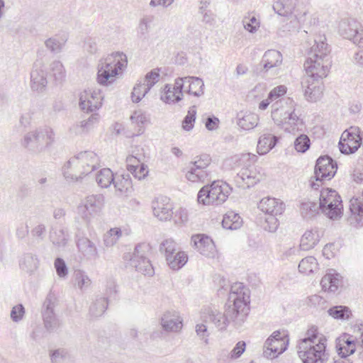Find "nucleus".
Listing matches in <instances>:
<instances>
[{"label":"nucleus","instance_id":"5","mask_svg":"<svg viewBox=\"0 0 363 363\" xmlns=\"http://www.w3.org/2000/svg\"><path fill=\"white\" fill-rule=\"evenodd\" d=\"M225 308L224 313L216 309H206L202 314L203 321L213 323L219 330L225 329L230 323H233L235 327L241 326L246 319L245 313H242V311L239 312L227 304Z\"/></svg>","mask_w":363,"mask_h":363},{"label":"nucleus","instance_id":"16","mask_svg":"<svg viewBox=\"0 0 363 363\" xmlns=\"http://www.w3.org/2000/svg\"><path fill=\"white\" fill-rule=\"evenodd\" d=\"M103 98L100 90H84L79 94V108L87 113L94 112L101 108Z\"/></svg>","mask_w":363,"mask_h":363},{"label":"nucleus","instance_id":"15","mask_svg":"<svg viewBox=\"0 0 363 363\" xmlns=\"http://www.w3.org/2000/svg\"><path fill=\"white\" fill-rule=\"evenodd\" d=\"M358 26L354 19H344L339 23L338 32L343 38L352 40L358 48H363V30L359 31Z\"/></svg>","mask_w":363,"mask_h":363},{"label":"nucleus","instance_id":"50","mask_svg":"<svg viewBox=\"0 0 363 363\" xmlns=\"http://www.w3.org/2000/svg\"><path fill=\"white\" fill-rule=\"evenodd\" d=\"M74 277L75 284L80 289H83L90 286L91 281L86 273L80 269L74 271Z\"/></svg>","mask_w":363,"mask_h":363},{"label":"nucleus","instance_id":"40","mask_svg":"<svg viewBox=\"0 0 363 363\" xmlns=\"http://www.w3.org/2000/svg\"><path fill=\"white\" fill-rule=\"evenodd\" d=\"M320 209L317 203L310 201H303L301 203L300 212L304 219H311L313 218Z\"/></svg>","mask_w":363,"mask_h":363},{"label":"nucleus","instance_id":"58","mask_svg":"<svg viewBox=\"0 0 363 363\" xmlns=\"http://www.w3.org/2000/svg\"><path fill=\"white\" fill-rule=\"evenodd\" d=\"M50 357L52 363H69V356L64 350L53 351Z\"/></svg>","mask_w":363,"mask_h":363},{"label":"nucleus","instance_id":"10","mask_svg":"<svg viewBox=\"0 0 363 363\" xmlns=\"http://www.w3.org/2000/svg\"><path fill=\"white\" fill-rule=\"evenodd\" d=\"M319 200V208L325 216L332 220L340 218L343 205L341 197L336 191L332 189H322Z\"/></svg>","mask_w":363,"mask_h":363},{"label":"nucleus","instance_id":"12","mask_svg":"<svg viewBox=\"0 0 363 363\" xmlns=\"http://www.w3.org/2000/svg\"><path fill=\"white\" fill-rule=\"evenodd\" d=\"M57 304L56 296L50 292L44 301L42 315L45 328L49 332H53L60 326V320L55 313V308Z\"/></svg>","mask_w":363,"mask_h":363},{"label":"nucleus","instance_id":"60","mask_svg":"<svg viewBox=\"0 0 363 363\" xmlns=\"http://www.w3.org/2000/svg\"><path fill=\"white\" fill-rule=\"evenodd\" d=\"M99 116L98 113L91 114L87 120L81 122L80 128L84 132H88L92 129L95 124L99 122Z\"/></svg>","mask_w":363,"mask_h":363},{"label":"nucleus","instance_id":"53","mask_svg":"<svg viewBox=\"0 0 363 363\" xmlns=\"http://www.w3.org/2000/svg\"><path fill=\"white\" fill-rule=\"evenodd\" d=\"M310 145V139L305 134L300 135L294 141V147L299 152H305L308 150Z\"/></svg>","mask_w":363,"mask_h":363},{"label":"nucleus","instance_id":"55","mask_svg":"<svg viewBox=\"0 0 363 363\" xmlns=\"http://www.w3.org/2000/svg\"><path fill=\"white\" fill-rule=\"evenodd\" d=\"M160 74L158 70L152 69L145 75L143 79L140 81L147 86V90H150L151 88L159 81Z\"/></svg>","mask_w":363,"mask_h":363},{"label":"nucleus","instance_id":"56","mask_svg":"<svg viewBox=\"0 0 363 363\" xmlns=\"http://www.w3.org/2000/svg\"><path fill=\"white\" fill-rule=\"evenodd\" d=\"M51 70L57 82H61L65 77V71L60 61H55L51 64Z\"/></svg>","mask_w":363,"mask_h":363},{"label":"nucleus","instance_id":"17","mask_svg":"<svg viewBox=\"0 0 363 363\" xmlns=\"http://www.w3.org/2000/svg\"><path fill=\"white\" fill-rule=\"evenodd\" d=\"M191 242L195 249L203 256L208 258H214L216 256V245L208 236L203 234L194 235L191 237Z\"/></svg>","mask_w":363,"mask_h":363},{"label":"nucleus","instance_id":"8","mask_svg":"<svg viewBox=\"0 0 363 363\" xmlns=\"http://www.w3.org/2000/svg\"><path fill=\"white\" fill-rule=\"evenodd\" d=\"M286 104H289V107H275L277 104H274L272 118L277 125L281 126L285 131L291 133L298 129V125H302V121L295 113L293 100L287 99Z\"/></svg>","mask_w":363,"mask_h":363},{"label":"nucleus","instance_id":"1","mask_svg":"<svg viewBox=\"0 0 363 363\" xmlns=\"http://www.w3.org/2000/svg\"><path fill=\"white\" fill-rule=\"evenodd\" d=\"M332 61L323 56V58L307 57L304 67L307 76L301 81V87L304 96L308 101H316L323 93V85L320 80L328 75Z\"/></svg>","mask_w":363,"mask_h":363},{"label":"nucleus","instance_id":"32","mask_svg":"<svg viewBox=\"0 0 363 363\" xmlns=\"http://www.w3.org/2000/svg\"><path fill=\"white\" fill-rule=\"evenodd\" d=\"M259 117L252 113H240L238 114V125L243 130L253 129L258 124Z\"/></svg>","mask_w":363,"mask_h":363},{"label":"nucleus","instance_id":"30","mask_svg":"<svg viewBox=\"0 0 363 363\" xmlns=\"http://www.w3.org/2000/svg\"><path fill=\"white\" fill-rule=\"evenodd\" d=\"M320 237L317 229L306 230L301 237L300 250L306 251L313 248L319 242Z\"/></svg>","mask_w":363,"mask_h":363},{"label":"nucleus","instance_id":"52","mask_svg":"<svg viewBox=\"0 0 363 363\" xmlns=\"http://www.w3.org/2000/svg\"><path fill=\"white\" fill-rule=\"evenodd\" d=\"M66 39L59 40L57 38H50L45 42V46L55 53L61 52L66 42Z\"/></svg>","mask_w":363,"mask_h":363},{"label":"nucleus","instance_id":"47","mask_svg":"<svg viewBox=\"0 0 363 363\" xmlns=\"http://www.w3.org/2000/svg\"><path fill=\"white\" fill-rule=\"evenodd\" d=\"M121 235L122 231L120 228H111L104 234V243L106 247H111L117 242Z\"/></svg>","mask_w":363,"mask_h":363},{"label":"nucleus","instance_id":"57","mask_svg":"<svg viewBox=\"0 0 363 363\" xmlns=\"http://www.w3.org/2000/svg\"><path fill=\"white\" fill-rule=\"evenodd\" d=\"M194 164L196 167L201 168L202 170H211L209 167L211 163V158L208 155H201L196 157L194 161L190 162Z\"/></svg>","mask_w":363,"mask_h":363},{"label":"nucleus","instance_id":"54","mask_svg":"<svg viewBox=\"0 0 363 363\" xmlns=\"http://www.w3.org/2000/svg\"><path fill=\"white\" fill-rule=\"evenodd\" d=\"M196 107H191L188 111L187 115L184 117L182 121V128L184 130L189 131L194 128V122L196 120Z\"/></svg>","mask_w":363,"mask_h":363},{"label":"nucleus","instance_id":"27","mask_svg":"<svg viewBox=\"0 0 363 363\" xmlns=\"http://www.w3.org/2000/svg\"><path fill=\"white\" fill-rule=\"evenodd\" d=\"M325 37L319 36L318 39H315L314 45L311 48L308 57L311 58H323L326 57L328 59H330V48L328 43H325Z\"/></svg>","mask_w":363,"mask_h":363},{"label":"nucleus","instance_id":"63","mask_svg":"<svg viewBox=\"0 0 363 363\" xmlns=\"http://www.w3.org/2000/svg\"><path fill=\"white\" fill-rule=\"evenodd\" d=\"M31 235L38 241H43L46 233V227L44 224H38L32 228Z\"/></svg>","mask_w":363,"mask_h":363},{"label":"nucleus","instance_id":"33","mask_svg":"<svg viewBox=\"0 0 363 363\" xmlns=\"http://www.w3.org/2000/svg\"><path fill=\"white\" fill-rule=\"evenodd\" d=\"M38 259L36 256L30 254H24L19 260L20 268L28 273L32 274L38 268Z\"/></svg>","mask_w":363,"mask_h":363},{"label":"nucleus","instance_id":"22","mask_svg":"<svg viewBox=\"0 0 363 363\" xmlns=\"http://www.w3.org/2000/svg\"><path fill=\"white\" fill-rule=\"evenodd\" d=\"M48 85L47 72L37 63L34 64L30 72V87L33 91L43 93Z\"/></svg>","mask_w":363,"mask_h":363},{"label":"nucleus","instance_id":"45","mask_svg":"<svg viewBox=\"0 0 363 363\" xmlns=\"http://www.w3.org/2000/svg\"><path fill=\"white\" fill-rule=\"evenodd\" d=\"M131 264L138 272L144 275L152 276L154 274V269L149 258L140 259V262H131Z\"/></svg>","mask_w":363,"mask_h":363},{"label":"nucleus","instance_id":"28","mask_svg":"<svg viewBox=\"0 0 363 363\" xmlns=\"http://www.w3.org/2000/svg\"><path fill=\"white\" fill-rule=\"evenodd\" d=\"M282 55L276 50H269L266 51L262 58L260 65L263 70L269 71L272 68H277L282 64Z\"/></svg>","mask_w":363,"mask_h":363},{"label":"nucleus","instance_id":"21","mask_svg":"<svg viewBox=\"0 0 363 363\" xmlns=\"http://www.w3.org/2000/svg\"><path fill=\"white\" fill-rule=\"evenodd\" d=\"M288 344L289 338H268L264 345L263 355L268 359H274L286 350Z\"/></svg>","mask_w":363,"mask_h":363},{"label":"nucleus","instance_id":"6","mask_svg":"<svg viewBox=\"0 0 363 363\" xmlns=\"http://www.w3.org/2000/svg\"><path fill=\"white\" fill-rule=\"evenodd\" d=\"M54 142L53 130L45 126L27 133L21 141V145L30 152L39 154L45 151Z\"/></svg>","mask_w":363,"mask_h":363},{"label":"nucleus","instance_id":"61","mask_svg":"<svg viewBox=\"0 0 363 363\" xmlns=\"http://www.w3.org/2000/svg\"><path fill=\"white\" fill-rule=\"evenodd\" d=\"M55 268L57 274L61 278L65 277L68 274L67 264L62 258L58 257L55 260Z\"/></svg>","mask_w":363,"mask_h":363},{"label":"nucleus","instance_id":"14","mask_svg":"<svg viewBox=\"0 0 363 363\" xmlns=\"http://www.w3.org/2000/svg\"><path fill=\"white\" fill-rule=\"evenodd\" d=\"M337 169V163L328 155L320 156L315 166V177L317 182L330 180L335 174Z\"/></svg>","mask_w":363,"mask_h":363},{"label":"nucleus","instance_id":"46","mask_svg":"<svg viewBox=\"0 0 363 363\" xmlns=\"http://www.w3.org/2000/svg\"><path fill=\"white\" fill-rule=\"evenodd\" d=\"M183 94H179L174 89H172V86L166 84L164 87V94L162 95L161 99L166 103L178 102L182 99Z\"/></svg>","mask_w":363,"mask_h":363},{"label":"nucleus","instance_id":"7","mask_svg":"<svg viewBox=\"0 0 363 363\" xmlns=\"http://www.w3.org/2000/svg\"><path fill=\"white\" fill-rule=\"evenodd\" d=\"M231 191L232 188L226 182L213 181L199 190L197 200L203 205L218 206L226 201Z\"/></svg>","mask_w":363,"mask_h":363},{"label":"nucleus","instance_id":"62","mask_svg":"<svg viewBox=\"0 0 363 363\" xmlns=\"http://www.w3.org/2000/svg\"><path fill=\"white\" fill-rule=\"evenodd\" d=\"M277 215H269L265 218V225L264 226L266 230L269 232H275L279 225V220L276 218Z\"/></svg>","mask_w":363,"mask_h":363},{"label":"nucleus","instance_id":"41","mask_svg":"<svg viewBox=\"0 0 363 363\" xmlns=\"http://www.w3.org/2000/svg\"><path fill=\"white\" fill-rule=\"evenodd\" d=\"M151 252V246L149 243L141 242L135 247V251L131 258V262H140V259L148 258Z\"/></svg>","mask_w":363,"mask_h":363},{"label":"nucleus","instance_id":"38","mask_svg":"<svg viewBox=\"0 0 363 363\" xmlns=\"http://www.w3.org/2000/svg\"><path fill=\"white\" fill-rule=\"evenodd\" d=\"M50 238L53 245L64 247L68 240V234L67 230L63 228H52Z\"/></svg>","mask_w":363,"mask_h":363},{"label":"nucleus","instance_id":"19","mask_svg":"<svg viewBox=\"0 0 363 363\" xmlns=\"http://www.w3.org/2000/svg\"><path fill=\"white\" fill-rule=\"evenodd\" d=\"M152 208L154 216L160 220L166 221L172 216V206L167 197L160 196L153 200Z\"/></svg>","mask_w":363,"mask_h":363},{"label":"nucleus","instance_id":"59","mask_svg":"<svg viewBox=\"0 0 363 363\" xmlns=\"http://www.w3.org/2000/svg\"><path fill=\"white\" fill-rule=\"evenodd\" d=\"M247 16L245 17L242 23L245 30L251 33H255L260 26V22L254 16L248 17V21H246Z\"/></svg>","mask_w":363,"mask_h":363},{"label":"nucleus","instance_id":"24","mask_svg":"<svg viewBox=\"0 0 363 363\" xmlns=\"http://www.w3.org/2000/svg\"><path fill=\"white\" fill-rule=\"evenodd\" d=\"M186 179L191 182L203 183L211 178V170H202L194 164L189 163L182 170Z\"/></svg>","mask_w":363,"mask_h":363},{"label":"nucleus","instance_id":"48","mask_svg":"<svg viewBox=\"0 0 363 363\" xmlns=\"http://www.w3.org/2000/svg\"><path fill=\"white\" fill-rule=\"evenodd\" d=\"M146 86L143 83L142 81H138V83L133 87L131 99L133 103L140 102L142 99L148 93L150 90L146 89Z\"/></svg>","mask_w":363,"mask_h":363},{"label":"nucleus","instance_id":"49","mask_svg":"<svg viewBox=\"0 0 363 363\" xmlns=\"http://www.w3.org/2000/svg\"><path fill=\"white\" fill-rule=\"evenodd\" d=\"M152 22V17L151 16L144 17L140 21L138 35L140 39H146L147 38Z\"/></svg>","mask_w":363,"mask_h":363},{"label":"nucleus","instance_id":"29","mask_svg":"<svg viewBox=\"0 0 363 363\" xmlns=\"http://www.w3.org/2000/svg\"><path fill=\"white\" fill-rule=\"evenodd\" d=\"M79 250L89 259H96L99 257L96 245L89 238L82 237L77 242Z\"/></svg>","mask_w":363,"mask_h":363},{"label":"nucleus","instance_id":"34","mask_svg":"<svg viewBox=\"0 0 363 363\" xmlns=\"http://www.w3.org/2000/svg\"><path fill=\"white\" fill-rule=\"evenodd\" d=\"M242 223V220L238 213L228 211L223 216L222 226L228 230H237L240 228Z\"/></svg>","mask_w":363,"mask_h":363},{"label":"nucleus","instance_id":"2","mask_svg":"<svg viewBox=\"0 0 363 363\" xmlns=\"http://www.w3.org/2000/svg\"><path fill=\"white\" fill-rule=\"evenodd\" d=\"M325 336L318 335V329L310 328L306 337L301 339L298 345V354L303 363H324L329 357L326 351Z\"/></svg>","mask_w":363,"mask_h":363},{"label":"nucleus","instance_id":"3","mask_svg":"<svg viewBox=\"0 0 363 363\" xmlns=\"http://www.w3.org/2000/svg\"><path fill=\"white\" fill-rule=\"evenodd\" d=\"M99 157L91 151L81 152L72 157L63 167V174L66 179L78 181L96 169Z\"/></svg>","mask_w":363,"mask_h":363},{"label":"nucleus","instance_id":"39","mask_svg":"<svg viewBox=\"0 0 363 363\" xmlns=\"http://www.w3.org/2000/svg\"><path fill=\"white\" fill-rule=\"evenodd\" d=\"M115 177L109 168L101 169L96 174V181L101 188H108L114 181Z\"/></svg>","mask_w":363,"mask_h":363},{"label":"nucleus","instance_id":"44","mask_svg":"<svg viewBox=\"0 0 363 363\" xmlns=\"http://www.w3.org/2000/svg\"><path fill=\"white\" fill-rule=\"evenodd\" d=\"M328 314L335 319L347 320L351 315L348 307L344 306H336L331 307L328 311Z\"/></svg>","mask_w":363,"mask_h":363},{"label":"nucleus","instance_id":"25","mask_svg":"<svg viewBox=\"0 0 363 363\" xmlns=\"http://www.w3.org/2000/svg\"><path fill=\"white\" fill-rule=\"evenodd\" d=\"M162 328L167 332H178L182 328V320L176 311H167L161 318Z\"/></svg>","mask_w":363,"mask_h":363},{"label":"nucleus","instance_id":"36","mask_svg":"<svg viewBox=\"0 0 363 363\" xmlns=\"http://www.w3.org/2000/svg\"><path fill=\"white\" fill-rule=\"evenodd\" d=\"M338 277L337 274L327 273L320 281L323 290L330 292L336 291L340 282Z\"/></svg>","mask_w":363,"mask_h":363},{"label":"nucleus","instance_id":"13","mask_svg":"<svg viewBox=\"0 0 363 363\" xmlns=\"http://www.w3.org/2000/svg\"><path fill=\"white\" fill-rule=\"evenodd\" d=\"M104 204L102 194L88 196L82 204L78 206V213L86 221L99 213Z\"/></svg>","mask_w":363,"mask_h":363},{"label":"nucleus","instance_id":"9","mask_svg":"<svg viewBox=\"0 0 363 363\" xmlns=\"http://www.w3.org/2000/svg\"><path fill=\"white\" fill-rule=\"evenodd\" d=\"M274 11L279 16L286 17L289 23H286V30H297L306 11H299L298 0H277L273 4Z\"/></svg>","mask_w":363,"mask_h":363},{"label":"nucleus","instance_id":"20","mask_svg":"<svg viewBox=\"0 0 363 363\" xmlns=\"http://www.w3.org/2000/svg\"><path fill=\"white\" fill-rule=\"evenodd\" d=\"M262 179V175L255 167L242 169L235 177V182L239 186L250 188L254 186Z\"/></svg>","mask_w":363,"mask_h":363},{"label":"nucleus","instance_id":"31","mask_svg":"<svg viewBox=\"0 0 363 363\" xmlns=\"http://www.w3.org/2000/svg\"><path fill=\"white\" fill-rule=\"evenodd\" d=\"M278 142V138L272 134H264L259 138L257 143V152L265 155L269 152Z\"/></svg>","mask_w":363,"mask_h":363},{"label":"nucleus","instance_id":"42","mask_svg":"<svg viewBox=\"0 0 363 363\" xmlns=\"http://www.w3.org/2000/svg\"><path fill=\"white\" fill-rule=\"evenodd\" d=\"M191 80L187 82L189 94H193L195 96H200L203 94L204 83L203 80L196 77H190Z\"/></svg>","mask_w":363,"mask_h":363},{"label":"nucleus","instance_id":"51","mask_svg":"<svg viewBox=\"0 0 363 363\" xmlns=\"http://www.w3.org/2000/svg\"><path fill=\"white\" fill-rule=\"evenodd\" d=\"M160 250L162 253H164L166 259L169 258V255L172 256L179 251L177 247V244L172 239L164 240L160 245Z\"/></svg>","mask_w":363,"mask_h":363},{"label":"nucleus","instance_id":"11","mask_svg":"<svg viewBox=\"0 0 363 363\" xmlns=\"http://www.w3.org/2000/svg\"><path fill=\"white\" fill-rule=\"evenodd\" d=\"M250 303V296L248 290L245 288L242 283H235L231 286L228 301L225 304L233 307L236 311L245 313L247 315L248 307Z\"/></svg>","mask_w":363,"mask_h":363},{"label":"nucleus","instance_id":"4","mask_svg":"<svg viewBox=\"0 0 363 363\" xmlns=\"http://www.w3.org/2000/svg\"><path fill=\"white\" fill-rule=\"evenodd\" d=\"M127 63V57L123 52H117L107 56L98 65V82L101 85L112 84L116 77L126 67Z\"/></svg>","mask_w":363,"mask_h":363},{"label":"nucleus","instance_id":"43","mask_svg":"<svg viewBox=\"0 0 363 363\" xmlns=\"http://www.w3.org/2000/svg\"><path fill=\"white\" fill-rule=\"evenodd\" d=\"M318 262L313 256L306 257L300 262L298 270L301 273L309 274L317 269Z\"/></svg>","mask_w":363,"mask_h":363},{"label":"nucleus","instance_id":"18","mask_svg":"<svg viewBox=\"0 0 363 363\" xmlns=\"http://www.w3.org/2000/svg\"><path fill=\"white\" fill-rule=\"evenodd\" d=\"M362 138L358 133L345 130L342 133L339 148L342 153L348 155L355 152L361 145Z\"/></svg>","mask_w":363,"mask_h":363},{"label":"nucleus","instance_id":"23","mask_svg":"<svg viewBox=\"0 0 363 363\" xmlns=\"http://www.w3.org/2000/svg\"><path fill=\"white\" fill-rule=\"evenodd\" d=\"M258 208L268 215H281L285 210V204L279 199L265 197L258 203Z\"/></svg>","mask_w":363,"mask_h":363},{"label":"nucleus","instance_id":"64","mask_svg":"<svg viewBox=\"0 0 363 363\" xmlns=\"http://www.w3.org/2000/svg\"><path fill=\"white\" fill-rule=\"evenodd\" d=\"M25 313V308L22 304H18L13 306L11 311V318L14 322L21 320Z\"/></svg>","mask_w":363,"mask_h":363},{"label":"nucleus","instance_id":"37","mask_svg":"<svg viewBox=\"0 0 363 363\" xmlns=\"http://www.w3.org/2000/svg\"><path fill=\"white\" fill-rule=\"evenodd\" d=\"M166 260L171 269L178 270L186 263L188 257L184 252L178 251L172 256L169 255Z\"/></svg>","mask_w":363,"mask_h":363},{"label":"nucleus","instance_id":"26","mask_svg":"<svg viewBox=\"0 0 363 363\" xmlns=\"http://www.w3.org/2000/svg\"><path fill=\"white\" fill-rule=\"evenodd\" d=\"M113 184L116 194L120 196H128L133 191V183L129 174L116 176Z\"/></svg>","mask_w":363,"mask_h":363},{"label":"nucleus","instance_id":"35","mask_svg":"<svg viewBox=\"0 0 363 363\" xmlns=\"http://www.w3.org/2000/svg\"><path fill=\"white\" fill-rule=\"evenodd\" d=\"M107 307V298L97 296L89 307V314L92 317H99L104 313Z\"/></svg>","mask_w":363,"mask_h":363}]
</instances>
